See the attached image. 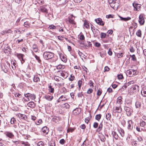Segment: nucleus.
I'll return each mask as SVG.
<instances>
[{"mask_svg": "<svg viewBox=\"0 0 146 146\" xmlns=\"http://www.w3.org/2000/svg\"><path fill=\"white\" fill-rule=\"evenodd\" d=\"M127 129L129 130H131L133 129L132 122L131 120L128 121Z\"/></svg>", "mask_w": 146, "mask_h": 146, "instance_id": "ddd939ff", "label": "nucleus"}, {"mask_svg": "<svg viewBox=\"0 0 146 146\" xmlns=\"http://www.w3.org/2000/svg\"><path fill=\"white\" fill-rule=\"evenodd\" d=\"M62 106L66 109H68L69 108L70 105L67 103H66L63 105Z\"/></svg>", "mask_w": 146, "mask_h": 146, "instance_id": "79ce46f5", "label": "nucleus"}, {"mask_svg": "<svg viewBox=\"0 0 146 146\" xmlns=\"http://www.w3.org/2000/svg\"><path fill=\"white\" fill-rule=\"evenodd\" d=\"M59 142L61 144H64L65 143V140L64 139H62L60 140Z\"/></svg>", "mask_w": 146, "mask_h": 146, "instance_id": "0e129e2a", "label": "nucleus"}, {"mask_svg": "<svg viewBox=\"0 0 146 146\" xmlns=\"http://www.w3.org/2000/svg\"><path fill=\"white\" fill-rule=\"evenodd\" d=\"M40 9L41 12L43 13H45L46 14L48 13V10L47 9V7L46 5L40 6Z\"/></svg>", "mask_w": 146, "mask_h": 146, "instance_id": "20e7f679", "label": "nucleus"}, {"mask_svg": "<svg viewBox=\"0 0 146 146\" xmlns=\"http://www.w3.org/2000/svg\"><path fill=\"white\" fill-rule=\"evenodd\" d=\"M82 83V81L81 80H79L78 82V89L80 90L81 88V87Z\"/></svg>", "mask_w": 146, "mask_h": 146, "instance_id": "e433bc0d", "label": "nucleus"}, {"mask_svg": "<svg viewBox=\"0 0 146 146\" xmlns=\"http://www.w3.org/2000/svg\"><path fill=\"white\" fill-rule=\"evenodd\" d=\"M134 82H135L134 81V80H132L131 81H130L129 82H128L127 83V84L128 86H129L131 84H134Z\"/></svg>", "mask_w": 146, "mask_h": 146, "instance_id": "6e6d98bb", "label": "nucleus"}, {"mask_svg": "<svg viewBox=\"0 0 146 146\" xmlns=\"http://www.w3.org/2000/svg\"><path fill=\"white\" fill-rule=\"evenodd\" d=\"M27 105L28 106L33 108L35 107V104L33 102H30L28 103Z\"/></svg>", "mask_w": 146, "mask_h": 146, "instance_id": "6ab92c4d", "label": "nucleus"}, {"mask_svg": "<svg viewBox=\"0 0 146 146\" xmlns=\"http://www.w3.org/2000/svg\"><path fill=\"white\" fill-rule=\"evenodd\" d=\"M61 59L64 62H66L67 61L66 58L64 56H61Z\"/></svg>", "mask_w": 146, "mask_h": 146, "instance_id": "49530a36", "label": "nucleus"}, {"mask_svg": "<svg viewBox=\"0 0 146 146\" xmlns=\"http://www.w3.org/2000/svg\"><path fill=\"white\" fill-rule=\"evenodd\" d=\"M30 24L28 22H25L24 23V26L26 27H28L30 26Z\"/></svg>", "mask_w": 146, "mask_h": 146, "instance_id": "37998d69", "label": "nucleus"}, {"mask_svg": "<svg viewBox=\"0 0 146 146\" xmlns=\"http://www.w3.org/2000/svg\"><path fill=\"white\" fill-rule=\"evenodd\" d=\"M57 72L60 73L61 76L64 78H66L68 76V74L65 71H58Z\"/></svg>", "mask_w": 146, "mask_h": 146, "instance_id": "9d476101", "label": "nucleus"}, {"mask_svg": "<svg viewBox=\"0 0 146 146\" xmlns=\"http://www.w3.org/2000/svg\"><path fill=\"white\" fill-rule=\"evenodd\" d=\"M98 126V123L97 122H95L93 124V127L94 128H96Z\"/></svg>", "mask_w": 146, "mask_h": 146, "instance_id": "4d7b16f0", "label": "nucleus"}, {"mask_svg": "<svg viewBox=\"0 0 146 146\" xmlns=\"http://www.w3.org/2000/svg\"><path fill=\"white\" fill-rule=\"evenodd\" d=\"M48 28L50 29H54L56 28V27L53 25H51L48 27Z\"/></svg>", "mask_w": 146, "mask_h": 146, "instance_id": "8fccbe9b", "label": "nucleus"}, {"mask_svg": "<svg viewBox=\"0 0 146 146\" xmlns=\"http://www.w3.org/2000/svg\"><path fill=\"white\" fill-rule=\"evenodd\" d=\"M130 56L131 57L132 60L133 61H135L137 60L134 54L130 55Z\"/></svg>", "mask_w": 146, "mask_h": 146, "instance_id": "58836bf2", "label": "nucleus"}, {"mask_svg": "<svg viewBox=\"0 0 146 146\" xmlns=\"http://www.w3.org/2000/svg\"><path fill=\"white\" fill-rule=\"evenodd\" d=\"M107 91V92L109 93H111V92H113L112 89V88H109L108 89Z\"/></svg>", "mask_w": 146, "mask_h": 146, "instance_id": "774afa93", "label": "nucleus"}, {"mask_svg": "<svg viewBox=\"0 0 146 146\" xmlns=\"http://www.w3.org/2000/svg\"><path fill=\"white\" fill-rule=\"evenodd\" d=\"M133 5L134 8V10L139 11L141 8V5L134 2Z\"/></svg>", "mask_w": 146, "mask_h": 146, "instance_id": "423d86ee", "label": "nucleus"}, {"mask_svg": "<svg viewBox=\"0 0 146 146\" xmlns=\"http://www.w3.org/2000/svg\"><path fill=\"white\" fill-rule=\"evenodd\" d=\"M124 109L126 112L127 115L128 116H130L133 112V110L130 107L125 106L124 107Z\"/></svg>", "mask_w": 146, "mask_h": 146, "instance_id": "7ed1b4c3", "label": "nucleus"}, {"mask_svg": "<svg viewBox=\"0 0 146 146\" xmlns=\"http://www.w3.org/2000/svg\"><path fill=\"white\" fill-rule=\"evenodd\" d=\"M80 40H84V36L83 35H81L80 36Z\"/></svg>", "mask_w": 146, "mask_h": 146, "instance_id": "bf43d9fd", "label": "nucleus"}, {"mask_svg": "<svg viewBox=\"0 0 146 146\" xmlns=\"http://www.w3.org/2000/svg\"><path fill=\"white\" fill-rule=\"evenodd\" d=\"M25 96L27 98L30 99V100H34L36 98L34 94L28 93L24 94Z\"/></svg>", "mask_w": 146, "mask_h": 146, "instance_id": "39448f33", "label": "nucleus"}, {"mask_svg": "<svg viewBox=\"0 0 146 146\" xmlns=\"http://www.w3.org/2000/svg\"><path fill=\"white\" fill-rule=\"evenodd\" d=\"M74 78L75 77L74 76H72V75H71L70 78H69V80L70 81H72L74 80Z\"/></svg>", "mask_w": 146, "mask_h": 146, "instance_id": "052dcab7", "label": "nucleus"}, {"mask_svg": "<svg viewBox=\"0 0 146 146\" xmlns=\"http://www.w3.org/2000/svg\"><path fill=\"white\" fill-rule=\"evenodd\" d=\"M110 5L112 8H113L114 9L116 10L117 9L118 5L117 3L115 1H112L110 0L109 1Z\"/></svg>", "mask_w": 146, "mask_h": 146, "instance_id": "f03ea898", "label": "nucleus"}, {"mask_svg": "<svg viewBox=\"0 0 146 146\" xmlns=\"http://www.w3.org/2000/svg\"><path fill=\"white\" fill-rule=\"evenodd\" d=\"M61 78L58 76H55L54 77V80L58 82H59L60 81V80H61Z\"/></svg>", "mask_w": 146, "mask_h": 146, "instance_id": "c03bdc74", "label": "nucleus"}, {"mask_svg": "<svg viewBox=\"0 0 146 146\" xmlns=\"http://www.w3.org/2000/svg\"><path fill=\"white\" fill-rule=\"evenodd\" d=\"M5 134L7 137L11 139L13 138L14 136L13 133L10 132H6Z\"/></svg>", "mask_w": 146, "mask_h": 146, "instance_id": "f8f14e48", "label": "nucleus"}, {"mask_svg": "<svg viewBox=\"0 0 146 146\" xmlns=\"http://www.w3.org/2000/svg\"><path fill=\"white\" fill-rule=\"evenodd\" d=\"M117 77L119 79L121 80L123 78V76L122 74H118Z\"/></svg>", "mask_w": 146, "mask_h": 146, "instance_id": "de8ad7c7", "label": "nucleus"}, {"mask_svg": "<svg viewBox=\"0 0 146 146\" xmlns=\"http://www.w3.org/2000/svg\"><path fill=\"white\" fill-rule=\"evenodd\" d=\"M82 92H81L79 93L78 94V98H81L82 97V96H83V95L82 94Z\"/></svg>", "mask_w": 146, "mask_h": 146, "instance_id": "5fc2aeb1", "label": "nucleus"}, {"mask_svg": "<svg viewBox=\"0 0 146 146\" xmlns=\"http://www.w3.org/2000/svg\"><path fill=\"white\" fill-rule=\"evenodd\" d=\"M137 140L139 142H141L143 141V139L141 136H139L137 137Z\"/></svg>", "mask_w": 146, "mask_h": 146, "instance_id": "680f3d73", "label": "nucleus"}, {"mask_svg": "<svg viewBox=\"0 0 146 146\" xmlns=\"http://www.w3.org/2000/svg\"><path fill=\"white\" fill-rule=\"evenodd\" d=\"M49 144L50 146H55V143L54 141L53 140H51L50 141V142L49 143Z\"/></svg>", "mask_w": 146, "mask_h": 146, "instance_id": "4c0bfd02", "label": "nucleus"}, {"mask_svg": "<svg viewBox=\"0 0 146 146\" xmlns=\"http://www.w3.org/2000/svg\"><path fill=\"white\" fill-rule=\"evenodd\" d=\"M37 145L38 146H44V144L43 142L42 141H40L38 143Z\"/></svg>", "mask_w": 146, "mask_h": 146, "instance_id": "09e8293b", "label": "nucleus"}, {"mask_svg": "<svg viewBox=\"0 0 146 146\" xmlns=\"http://www.w3.org/2000/svg\"><path fill=\"white\" fill-rule=\"evenodd\" d=\"M102 115L100 114H98L96 115L95 119L96 120L99 121L101 118Z\"/></svg>", "mask_w": 146, "mask_h": 146, "instance_id": "72a5a7b5", "label": "nucleus"}, {"mask_svg": "<svg viewBox=\"0 0 146 146\" xmlns=\"http://www.w3.org/2000/svg\"><path fill=\"white\" fill-rule=\"evenodd\" d=\"M138 21L141 25H143L145 23V20L143 17V15L142 14L140 15L139 17Z\"/></svg>", "mask_w": 146, "mask_h": 146, "instance_id": "0eeeda50", "label": "nucleus"}, {"mask_svg": "<svg viewBox=\"0 0 146 146\" xmlns=\"http://www.w3.org/2000/svg\"><path fill=\"white\" fill-rule=\"evenodd\" d=\"M84 27L87 29H90V25L89 23L86 20H85L84 22Z\"/></svg>", "mask_w": 146, "mask_h": 146, "instance_id": "4be33fe9", "label": "nucleus"}, {"mask_svg": "<svg viewBox=\"0 0 146 146\" xmlns=\"http://www.w3.org/2000/svg\"><path fill=\"white\" fill-rule=\"evenodd\" d=\"M61 90L62 93L64 94L66 93L67 92V90L64 87H63L62 88Z\"/></svg>", "mask_w": 146, "mask_h": 146, "instance_id": "a18cd8bd", "label": "nucleus"}, {"mask_svg": "<svg viewBox=\"0 0 146 146\" xmlns=\"http://www.w3.org/2000/svg\"><path fill=\"white\" fill-rule=\"evenodd\" d=\"M81 111V109L79 108H76L73 110L72 113L75 115L79 114Z\"/></svg>", "mask_w": 146, "mask_h": 146, "instance_id": "dca6fc26", "label": "nucleus"}, {"mask_svg": "<svg viewBox=\"0 0 146 146\" xmlns=\"http://www.w3.org/2000/svg\"><path fill=\"white\" fill-rule=\"evenodd\" d=\"M15 97H17L19 98H20L21 97V95L19 93H16L15 94Z\"/></svg>", "mask_w": 146, "mask_h": 146, "instance_id": "e2e57ef3", "label": "nucleus"}, {"mask_svg": "<svg viewBox=\"0 0 146 146\" xmlns=\"http://www.w3.org/2000/svg\"><path fill=\"white\" fill-rule=\"evenodd\" d=\"M122 98L121 96L119 97L117 100V103L119 104V105H121L123 102V101L122 100Z\"/></svg>", "mask_w": 146, "mask_h": 146, "instance_id": "412c9836", "label": "nucleus"}, {"mask_svg": "<svg viewBox=\"0 0 146 146\" xmlns=\"http://www.w3.org/2000/svg\"><path fill=\"white\" fill-rule=\"evenodd\" d=\"M48 87L49 91L51 93H53L54 91V88L51 85H49Z\"/></svg>", "mask_w": 146, "mask_h": 146, "instance_id": "7c9ffc66", "label": "nucleus"}, {"mask_svg": "<svg viewBox=\"0 0 146 146\" xmlns=\"http://www.w3.org/2000/svg\"><path fill=\"white\" fill-rule=\"evenodd\" d=\"M94 36H97L98 35H99L100 34V31H99L97 29L95 28H94L93 30L92 31Z\"/></svg>", "mask_w": 146, "mask_h": 146, "instance_id": "9b49d317", "label": "nucleus"}, {"mask_svg": "<svg viewBox=\"0 0 146 146\" xmlns=\"http://www.w3.org/2000/svg\"><path fill=\"white\" fill-rule=\"evenodd\" d=\"M112 134L113 137L116 140L118 139L119 136L116 132L113 131L112 133Z\"/></svg>", "mask_w": 146, "mask_h": 146, "instance_id": "5701e85b", "label": "nucleus"}, {"mask_svg": "<svg viewBox=\"0 0 146 146\" xmlns=\"http://www.w3.org/2000/svg\"><path fill=\"white\" fill-rule=\"evenodd\" d=\"M102 93V90L101 89H99L98 91L97 94L98 96H100Z\"/></svg>", "mask_w": 146, "mask_h": 146, "instance_id": "3c124183", "label": "nucleus"}, {"mask_svg": "<svg viewBox=\"0 0 146 146\" xmlns=\"http://www.w3.org/2000/svg\"><path fill=\"white\" fill-rule=\"evenodd\" d=\"M104 123L106 126H109L110 125H111L108 122V121H104Z\"/></svg>", "mask_w": 146, "mask_h": 146, "instance_id": "338daca9", "label": "nucleus"}, {"mask_svg": "<svg viewBox=\"0 0 146 146\" xmlns=\"http://www.w3.org/2000/svg\"><path fill=\"white\" fill-rule=\"evenodd\" d=\"M65 66L62 64H59L56 66V68L58 69H64L65 68Z\"/></svg>", "mask_w": 146, "mask_h": 146, "instance_id": "c756f323", "label": "nucleus"}, {"mask_svg": "<svg viewBox=\"0 0 146 146\" xmlns=\"http://www.w3.org/2000/svg\"><path fill=\"white\" fill-rule=\"evenodd\" d=\"M11 123V124H14L16 122V120L15 119L13 118H12L10 121Z\"/></svg>", "mask_w": 146, "mask_h": 146, "instance_id": "ea45409f", "label": "nucleus"}, {"mask_svg": "<svg viewBox=\"0 0 146 146\" xmlns=\"http://www.w3.org/2000/svg\"><path fill=\"white\" fill-rule=\"evenodd\" d=\"M100 140L102 142H104L106 140V138L103 135H102L100 136Z\"/></svg>", "mask_w": 146, "mask_h": 146, "instance_id": "c9c22d12", "label": "nucleus"}, {"mask_svg": "<svg viewBox=\"0 0 146 146\" xmlns=\"http://www.w3.org/2000/svg\"><path fill=\"white\" fill-rule=\"evenodd\" d=\"M93 90L91 88H90L88 89L87 92V93L88 94H90L92 93V92Z\"/></svg>", "mask_w": 146, "mask_h": 146, "instance_id": "69168bd1", "label": "nucleus"}, {"mask_svg": "<svg viewBox=\"0 0 146 146\" xmlns=\"http://www.w3.org/2000/svg\"><path fill=\"white\" fill-rule=\"evenodd\" d=\"M33 54L35 56V58L38 61V62L39 63H40L41 62V60L40 59V57L38 56H37L36 55L34 54V52H32Z\"/></svg>", "mask_w": 146, "mask_h": 146, "instance_id": "b1692460", "label": "nucleus"}, {"mask_svg": "<svg viewBox=\"0 0 146 146\" xmlns=\"http://www.w3.org/2000/svg\"><path fill=\"white\" fill-rule=\"evenodd\" d=\"M39 81V78L37 76H35L34 77L33 81L35 82H37Z\"/></svg>", "mask_w": 146, "mask_h": 146, "instance_id": "2f4dec72", "label": "nucleus"}, {"mask_svg": "<svg viewBox=\"0 0 146 146\" xmlns=\"http://www.w3.org/2000/svg\"><path fill=\"white\" fill-rule=\"evenodd\" d=\"M19 116L20 118L25 120L27 118V116L26 115L21 114H19Z\"/></svg>", "mask_w": 146, "mask_h": 146, "instance_id": "c85d7f7f", "label": "nucleus"}, {"mask_svg": "<svg viewBox=\"0 0 146 146\" xmlns=\"http://www.w3.org/2000/svg\"><path fill=\"white\" fill-rule=\"evenodd\" d=\"M42 132L46 135L48 134L49 132L48 129L46 127H44L42 129Z\"/></svg>", "mask_w": 146, "mask_h": 146, "instance_id": "4468645a", "label": "nucleus"}, {"mask_svg": "<svg viewBox=\"0 0 146 146\" xmlns=\"http://www.w3.org/2000/svg\"><path fill=\"white\" fill-rule=\"evenodd\" d=\"M139 87L136 85L132 86L130 89V90L133 92H138L139 91Z\"/></svg>", "mask_w": 146, "mask_h": 146, "instance_id": "6e6552de", "label": "nucleus"}, {"mask_svg": "<svg viewBox=\"0 0 146 146\" xmlns=\"http://www.w3.org/2000/svg\"><path fill=\"white\" fill-rule=\"evenodd\" d=\"M15 55L20 60H21V59L22 57L24 56V55L23 54L20 53H17Z\"/></svg>", "mask_w": 146, "mask_h": 146, "instance_id": "a878e982", "label": "nucleus"}, {"mask_svg": "<svg viewBox=\"0 0 146 146\" xmlns=\"http://www.w3.org/2000/svg\"><path fill=\"white\" fill-rule=\"evenodd\" d=\"M45 98L49 101H51L53 98V97L51 95H46L44 96Z\"/></svg>", "mask_w": 146, "mask_h": 146, "instance_id": "aec40b11", "label": "nucleus"}, {"mask_svg": "<svg viewBox=\"0 0 146 146\" xmlns=\"http://www.w3.org/2000/svg\"><path fill=\"white\" fill-rule=\"evenodd\" d=\"M95 21L97 24L103 26L104 25V22L102 21V19L100 18L96 19Z\"/></svg>", "mask_w": 146, "mask_h": 146, "instance_id": "1a4fd4ad", "label": "nucleus"}, {"mask_svg": "<svg viewBox=\"0 0 146 146\" xmlns=\"http://www.w3.org/2000/svg\"><path fill=\"white\" fill-rule=\"evenodd\" d=\"M12 31L10 29H9L7 30H5L3 31V33L4 34H7L9 33H11Z\"/></svg>", "mask_w": 146, "mask_h": 146, "instance_id": "f704fd0d", "label": "nucleus"}, {"mask_svg": "<svg viewBox=\"0 0 146 146\" xmlns=\"http://www.w3.org/2000/svg\"><path fill=\"white\" fill-rule=\"evenodd\" d=\"M69 22L71 24H75L74 21V20L69 19Z\"/></svg>", "mask_w": 146, "mask_h": 146, "instance_id": "603ef678", "label": "nucleus"}, {"mask_svg": "<svg viewBox=\"0 0 146 146\" xmlns=\"http://www.w3.org/2000/svg\"><path fill=\"white\" fill-rule=\"evenodd\" d=\"M103 125L102 123H100L98 126V128L97 130V131L100 132L102 130Z\"/></svg>", "mask_w": 146, "mask_h": 146, "instance_id": "cd10ccee", "label": "nucleus"}, {"mask_svg": "<svg viewBox=\"0 0 146 146\" xmlns=\"http://www.w3.org/2000/svg\"><path fill=\"white\" fill-rule=\"evenodd\" d=\"M123 53H118V54H117V56L118 58H119L120 56L121 57H123Z\"/></svg>", "mask_w": 146, "mask_h": 146, "instance_id": "13d9d810", "label": "nucleus"}, {"mask_svg": "<svg viewBox=\"0 0 146 146\" xmlns=\"http://www.w3.org/2000/svg\"><path fill=\"white\" fill-rule=\"evenodd\" d=\"M111 116V115L110 113L106 114V118L108 121L110 120Z\"/></svg>", "mask_w": 146, "mask_h": 146, "instance_id": "bb28decb", "label": "nucleus"}, {"mask_svg": "<svg viewBox=\"0 0 146 146\" xmlns=\"http://www.w3.org/2000/svg\"><path fill=\"white\" fill-rule=\"evenodd\" d=\"M135 106L136 108H139L141 107V103L139 101H137L135 103Z\"/></svg>", "mask_w": 146, "mask_h": 146, "instance_id": "393cba45", "label": "nucleus"}, {"mask_svg": "<svg viewBox=\"0 0 146 146\" xmlns=\"http://www.w3.org/2000/svg\"><path fill=\"white\" fill-rule=\"evenodd\" d=\"M141 92V95L143 97H146V87L145 86L143 88Z\"/></svg>", "mask_w": 146, "mask_h": 146, "instance_id": "a211bd4d", "label": "nucleus"}, {"mask_svg": "<svg viewBox=\"0 0 146 146\" xmlns=\"http://www.w3.org/2000/svg\"><path fill=\"white\" fill-rule=\"evenodd\" d=\"M68 99L66 96H61L58 100V102H60V101H64L67 100Z\"/></svg>", "mask_w": 146, "mask_h": 146, "instance_id": "f3484780", "label": "nucleus"}, {"mask_svg": "<svg viewBox=\"0 0 146 146\" xmlns=\"http://www.w3.org/2000/svg\"><path fill=\"white\" fill-rule=\"evenodd\" d=\"M106 36V35L105 33H100V37L102 38H105Z\"/></svg>", "mask_w": 146, "mask_h": 146, "instance_id": "a19ab883", "label": "nucleus"}, {"mask_svg": "<svg viewBox=\"0 0 146 146\" xmlns=\"http://www.w3.org/2000/svg\"><path fill=\"white\" fill-rule=\"evenodd\" d=\"M136 35L138 37H141V31L140 30H139L136 33Z\"/></svg>", "mask_w": 146, "mask_h": 146, "instance_id": "473e14b6", "label": "nucleus"}, {"mask_svg": "<svg viewBox=\"0 0 146 146\" xmlns=\"http://www.w3.org/2000/svg\"><path fill=\"white\" fill-rule=\"evenodd\" d=\"M43 56L45 59L48 60L54 57V54L50 52H45L43 54Z\"/></svg>", "mask_w": 146, "mask_h": 146, "instance_id": "f257e3e1", "label": "nucleus"}, {"mask_svg": "<svg viewBox=\"0 0 146 146\" xmlns=\"http://www.w3.org/2000/svg\"><path fill=\"white\" fill-rule=\"evenodd\" d=\"M122 110V109L120 106L118 107H115V109H114L115 113L117 112L119 113H121V112Z\"/></svg>", "mask_w": 146, "mask_h": 146, "instance_id": "2eb2a0df", "label": "nucleus"}, {"mask_svg": "<svg viewBox=\"0 0 146 146\" xmlns=\"http://www.w3.org/2000/svg\"><path fill=\"white\" fill-rule=\"evenodd\" d=\"M74 131V129L73 128H68L67 130V133H69V132H72Z\"/></svg>", "mask_w": 146, "mask_h": 146, "instance_id": "864d4df0", "label": "nucleus"}]
</instances>
